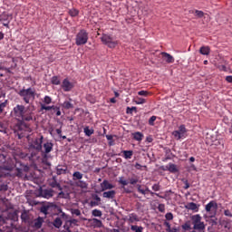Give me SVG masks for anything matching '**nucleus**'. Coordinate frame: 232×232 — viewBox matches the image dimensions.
Masks as SVG:
<instances>
[{"label": "nucleus", "instance_id": "obj_10", "mask_svg": "<svg viewBox=\"0 0 232 232\" xmlns=\"http://www.w3.org/2000/svg\"><path fill=\"white\" fill-rule=\"evenodd\" d=\"M39 193L41 197H44V198H52V197H53V190L52 188L43 189V188H40Z\"/></svg>", "mask_w": 232, "mask_h": 232}, {"label": "nucleus", "instance_id": "obj_13", "mask_svg": "<svg viewBox=\"0 0 232 232\" xmlns=\"http://www.w3.org/2000/svg\"><path fill=\"white\" fill-rule=\"evenodd\" d=\"M44 223V218L38 217L37 218L34 219L32 227L34 229H41V227H43Z\"/></svg>", "mask_w": 232, "mask_h": 232}, {"label": "nucleus", "instance_id": "obj_36", "mask_svg": "<svg viewBox=\"0 0 232 232\" xmlns=\"http://www.w3.org/2000/svg\"><path fill=\"white\" fill-rule=\"evenodd\" d=\"M8 104V100H5L4 102L0 103V115L5 111V109L6 108Z\"/></svg>", "mask_w": 232, "mask_h": 232}, {"label": "nucleus", "instance_id": "obj_1", "mask_svg": "<svg viewBox=\"0 0 232 232\" xmlns=\"http://www.w3.org/2000/svg\"><path fill=\"white\" fill-rule=\"evenodd\" d=\"M191 220H192V224H193V231L191 232H203L204 229H206V225L204 224V222H202V217H200V215L197 214V215H193L190 217Z\"/></svg>", "mask_w": 232, "mask_h": 232}, {"label": "nucleus", "instance_id": "obj_35", "mask_svg": "<svg viewBox=\"0 0 232 232\" xmlns=\"http://www.w3.org/2000/svg\"><path fill=\"white\" fill-rule=\"evenodd\" d=\"M52 84H54L56 86H59L61 84V80H59V77L53 76L51 80Z\"/></svg>", "mask_w": 232, "mask_h": 232}, {"label": "nucleus", "instance_id": "obj_3", "mask_svg": "<svg viewBox=\"0 0 232 232\" xmlns=\"http://www.w3.org/2000/svg\"><path fill=\"white\" fill-rule=\"evenodd\" d=\"M88 43V33L86 30H81L76 35V44L77 46H82V44H86Z\"/></svg>", "mask_w": 232, "mask_h": 232}, {"label": "nucleus", "instance_id": "obj_38", "mask_svg": "<svg viewBox=\"0 0 232 232\" xmlns=\"http://www.w3.org/2000/svg\"><path fill=\"white\" fill-rule=\"evenodd\" d=\"M0 191H8V185L0 180Z\"/></svg>", "mask_w": 232, "mask_h": 232}, {"label": "nucleus", "instance_id": "obj_51", "mask_svg": "<svg viewBox=\"0 0 232 232\" xmlns=\"http://www.w3.org/2000/svg\"><path fill=\"white\" fill-rule=\"evenodd\" d=\"M130 222L139 221V218L137 217L136 214H130Z\"/></svg>", "mask_w": 232, "mask_h": 232}, {"label": "nucleus", "instance_id": "obj_7", "mask_svg": "<svg viewBox=\"0 0 232 232\" xmlns=\"http://www.w3.org/2000/svg\"><path fill=\"white\" fill-rule=\"evenodd\" d=\"M12 19H13L12 14L3 12L0 14V23H3V24L5 26V28H9L10 21H12Z\"/></svg>", "mask_w": 232, "mask_h": 232}, {"label": "nucleus", "instance_id": "obj_24", "mask_svg": "<svg viewBox=\"0 0 232 232\" xmlns=\"http://www.w3.org/2000/svg\"><path fill=\"white\" fill-rule=\"evenodd\" d=\"M67 169H68V168H66V167L61 168V165H59L56 168V173H57V175H66Z\"/></svg>", "mask_w": 232, "mask_h": 232}, {"label": "nucleus", "instance_id": "obj_64", "mask_svg": "<svg viewBox=\"0 0 232 232\" xmlns=\"http://www.w3.org/2000/svg\"><path fill=\"white\" fill-rule=\"evenodd\" d=\"M79 222V220L77 219H69L68 220V224H71V226L73 224V226H77V223Z\"/></svg>", "mask_w": 232, "mask_h": 232}, {"label": "nucleus", "instance_id": "obj_18", "mask_svg": "<svg viewBox=\"0 0 232 232\" xmlns=\"http://www.w3.org/2000/svg\"><path fill=\"white\" fill-rule=\"evenodd\" d=\"M161 55H162L163 59H165L166 63H168L169 64L171 63H175V58H173L171 56V54L162 52Z\"/></svg>", "mask_w": 232, "mask_h": 232}, {"label": "nucleus", "instance_id": "obj_20", "mask_svg": "<svg viewBox=\"0 0 232 232\" xmlns=\"http://www.w3.org/2000/svg\"><path fill=\"white\" fill-rule=\"evenodd\" d=\"M133 135V139L134 140H138V142H140V140H142V139H144V134H142V132H134L132 133Z\"/></svg>", "mask_w": 232, "mask_h": 232}, {"label": "nucleus", "instance_id": "obj_29", "mask_svg": "<svg viewBox=\"0 0 232 232\" xmlns=\"http://www.w3.org/2000/svg\"><path fill=\"white\" fill-rule=\"evenodd\" d=\"M216 213L213 215H210L208 218H210V224L211 226H218V218H215Z\"/></svg>", "mask_w": 232, "mask_h": 232}, {"label": "nucleus", "instance_id": "obj_43", "mask_svg": "<svg viewBox=\"0 0 232 232\" xmlns=\"http://www.w3.org/2000/svg\"><path fill=\"white\" fill-rule=\"evenodd\" d=\"M69 15L71 17H76V15H79V11L77 9H71L69 10Z\"/></svg>", "mask_w": 232, "mask_h": 232}, {"label": "nucleus", "instance_id": "obj_8", "mask_svg": "<svg viewBox=\"0 0 232 232\" xmlns=\"http://www.w3.org/2000/svg\"><path fill=\"white\" fill-rule=\"evenodd\" d=\"M13 112L14 117L22 118L24 115V113H26V107H24V105L18 104L15 107H14Z\"/></svg>", "mask_w": 232, "mask_h": 232}, {"label": "nucleus", "instance_id": "obj_33", "mask_svg": "<svg viewBox=\"0 0 232 232\" xmlns=\"http://www.w3.org/2000/svg\"><path fill=\"white\" fill-rule=\"evenodd\" d=\"M124 159H131L133 157V150H123Z\"/></svg>", "mask_w": 232, "mask_h": 232}, {"label": "nucleus", "instance_id": "obj_52", "mask_svg": "<svg viewBox=\"0 0 232 232\" xmlns=\"http://www.w3.org/2000/svg\"><path fill=\"white\" fill-rule=\"evenodd\" d=\"M139 193H141V195H146V190L142 188V185H137Z\"/></svg>", "mask_w": 232, "mask_h": 232}, {"label": "nucleus", "instance_id": "obj_62", "mask_svg": "<svg viewBox=\"0 0 232 232\" xmlns=\"http://www.w3.org/2000/svg\"><path fill=\"white\" fill-rule=\"evenodd\" d=\"M164 226H166L168 232H173V230H171V225L169 224V222L165 221Z\"/></svg>", "mask_w": 232, "mask_h": 232}, {"label": "nucleus", "instance_id": "obj_45", "mask_svg": "<svg viewBox=\"0 0 232 232\" xmlns=\"http://www.w3.org/2000/svg\"><path fill=\"white\" fill-rule=\"evenodd\" d=\"M92 217H102V211L99 209L92 210Z\"/></svg>", "mask_w": 232, "mask_h": 232}, {"label": "nucleus", "instance_id": "obj_61", "mask_svg": "<svg viewBox=\"0 0 232 232\" xmlns=\"http://www.w3.org/2000/svg\"><path fill=\"white\" fill-rule=\"evenodd\" d=\"M6 217H3V215H0V226H3L4 224H6Z\"/></svg>", "mask_w": 232, "mask_h": 232}, {"label": "nucleus", "instance_id": "obj_53", "mask_svg": "<svg viewBox=\"0 0 232 232\" xmlns=\"http://www.w3.org/2000/svg\"><path fill=\"white\" fill-rule=\"evenodd\" d=\"M138 95H140L142 97H148V95H150V92L148 91H140L138 92Z\"/></svg>", "mask_w": 232, "mask_h": 232}, {"label": "nucleus", "instance_id": "obj_44", "mask_svg": "<svg viewBox=\"0 0 232 232\" xmlns=\"http://www.w3.org/2000/svg\"><path fill=\"white\" fill-rule=\"evenodd\" d=\"M72 215H76V217H81V210L79 208H71Z\"/></svg>", "mask_w": 232, "mask_h": 232}, {"label": "nucleus", "instance_id": "obj_30", "mask_svg": "<svg viewBox=\"0 0 232 232\" xmlns=\"http://www.w3.org/2000/svg\"><path fill=\"white\" fill-rule=\"evenodd\" d=\"M165 153H166V158L164 160H171V159L173 158V153L171 152V150L166 149Z\"/></svg>", "mask_w": 232, "mask_h": 232}, {"label": "nucleus", "instance_id": "obj_26", "mask_svg": "<svg viewBox=\"0 0 232 232\" xmlns=\"http://www.w3.org/2000/svg\"><path fill=\"white\" fill-rule=\"evenodd\" d=\"M77 188H81L82 189H88V183L82 180H79L76 182Z\"/></svg>", "mask_w": 232, "mask_h": 232}, {"label": "nucleus", "instance_id": "obj_54", "mask_svg": "<svg viewBox=\"0 0 232 232\" xmlns=\"http://www.w3.org/2000/svg\"><path fill=\"white\" fill-rule=\"evenodd\" d=\"M135 102L137 103V104H144L145 102H146V99H144V98H137V100L135 101Z\"/></svg>", "mask_w": 232, "mask_h": 232}, {"label": "nucleus", "instance_id": "obj_57", "mask_svg": "<svg viewBox=\"0 0 232 232\" xmlns=\"http://www.w3.org/2000/svg\"><path fill=\"white\" fill-rule=\"evenodd\" d=\"M70 226H72V224L68 223V220H66L63 227L64 229H66L67 232H72V230H70Z\"/></svg>", "mask_w": 232, "mask_h": 232}, {"label": "nucleus", "instance_id": "obj_41", "mask_svg": "<svg viewBox=\"0 0 232 232\" xmlns=\"http://www.w3.org/2000/svg\"><path fill=\"white\" fill-rule=\"evenodd\" d=\"M54 107H55V105L46 106L44 104H42L41 105V111H43V110H45L46 111H50V110H53Z\"/></svg>", "mask_w": 232, "mask_h": 232}, {"label": "nucleus", "instance_id": "obj_21", "mask_svg": "<svg viewBox=\"0 0 232 232\" xmlns=\"http://www.w3.org/2000/svg\"><path fill=\"white\" fill-rule=\"evenodd\" d=\"M210 52L211 50L209 49V46H202L199 49V53H201V55H209Z\"/></svg>", "mask_w": 232, "mask_h": 232}, {"label": "nucleus", "instance_id": "obj_4", "mask_svg": "<svg viewBox=\"0 0 232 232\" xmlns=\"http://www.w3.org/2000/svg\"><path fill=\"white\" fill-rule=\"evenodd\" d=\"M56 208H58L57 204L53 202H48L46 205H43L40 208V213H44L45 216L50 215V213H53V211H55Z\"/></svg>", "mask_w": 232, "mask_h": 232}, {"label": "nucleus", "instance_id": "obj_14", "mask_svg": "<svg viewBox=\"0 0 232 232\" xmlns=\"http://www.w3.org/2000/svg\"><path fill=\"white\" fill-rule=\"evenodd\" d=\"M6 220H11L12 222H17L19 220V216L17 214V210L10 211L5 216Z\"/></svg>", "mask_w": 232, "mask_h": 232}, {"label": "nucleus", "instance_id": "obj_31", "mask_svg": "<svg viewBox=\"0 0 232 232\" xmlns=\"http://www.w3.org/2000/svg\"><path fill=\"white\" fill-rule=\"evenodd\" d=\"M21 119L25 121L26 122H30V121H34V117H32V112H30L29 114H24Z\"/></svg>", "mask_w": 232, "mask_h": 232}, {"label": "nucleus", "instance_id": "obj_46", "mask_svg": "<svg viewBox=\"0 0 232 232\" xmlns=\"http://www.w3.org/2000/svg\"><path fill=\"white\" fill-rule=\"evenodd\" d=\"M172 135H174V137H176V139H178V140L182 139V133H180L179 130H174L172 132Z\"/></svg>", "mask_w": 232, "mask_h": 232}, {"label": "nucleus", "instance_id": "obj_25", "mask_svg": "<svg viewBox=\"0 0 232 232\" xmlns=\"http://www.w3.org/2000/svg\"><path fill=\"white\" fill-rule=\"evenodd\" d=\"M53 226L59 229V227L63 226V220L61 219V218H56L53 222Z\"/></svg>", "mask_w": 232, "mask_h": 232}, {"label": "nucleus", "instance_id": "obj_15", "mask_svg": "<svg viewBox=\"0 0 232 232\" xmlns=\"http://www.w3.org/2000/svg\"><path fill=\"white\" fill-rule=\"evenodd\" d=\"M205 209L208 213L209 211H217L218 209V205L216 203V201L212 200L208 204L206 205Z\"/></svg>", "mask_w": 232, "mask_h": 232}, {"label": "nucleus", "instance_id": "obj_50", "mask_svg": "<svg viewBox=\"0 0 232 232\" xmlns=\"http://www.w3.org/2000/svg\"><path fill=\"white\" fill-rule=\"evenodd\" d=\"M181 182L185 184L184 189H189V181L188 179L183 178L181 179Z\"/></svg>", "mask_w": 232, "mask_h": 232}, {"label": "nucleus", "instance_id": "obj_16", "mask_svg": "<svg viewBox=\"0 0 232 232\" xmlns=\"http://www.w3.org/2000/svg\"><path fill=\"white\" fill-rule=\"evenodd\" d=\"M198 208H200V205H197L195 202H190L185 205L186 209L195 211L196 213L198 212Z\"/></svg>", "mask_w": 232, "mask_h": 232}, {"label": "nucleus", "instance_id": "obj_12", "mask_svg": "<svg viewBox=\"0 0 232 232\" xmlns=\"http://www.w3.org/2000/svg\"><path fill=\"white\" fill-rule=\"evenodd\" d=\"M53 150V143L46 141L44 144V150H40L42 155H48Z\"/></svg>", "mask_w": 232, "mask_h": 232}, {"label": "nucleus", "instance_id": "obj_9", "mask_svg": "<svg viewBox=\"0 0 232 232\" xmlns=\"http://www.w3.org/2000/svg\"><path fill=\"white\" fill-rule=\"evenodd\" d=\"M101 190H95V193H102V191H107V189H113V188H115V186L111 183H110V181H108V179H104L102 183H101Z\"/></svg>", "mask_w": 232, "mask_h": 232}, {"label": "nucleus", "instance_id": "obj_55", "mask_svg": "<svg viewBox=\"0 0 232 232\" xmlns=\"http://www.w3.org/2000/svg\"><path fill=\"white\" fill-rule=\"evenodd\" d=\"M44 102L45 104H52V98H51L50 96H45V97L44 98Z\"/></svg>", "mask_w": 232, "mask_h": 232}, {"label": "nucleus", "instance_id": "obj_5", "mask_svg": "<svg viewBox=\"0 0 232 232\" xmlns=\"http://www.w3.org/2000/svg\"><path fill=\"white\" fill-rule=\"evenodd\" d=\"M101 40L102 43H103V44H106V46H108L109 48H115V46H117V42H115V39L111 37V35L102 34Z\"/></svg>", "mask_w": 232, "mask_h": 232}, {"label": "nucleus", "instance_id": "obj_60", "mask_svg": "<svg viewBox=\"0 0 232 232\" xmlns=\"http://www.w3.org/2000/svg\"><path fill=\"white\" fill-rule=\"evenodd\" d=\"M158 209L160 213H164V211L166 210V206H164V204H160Z\"/></svg>", "mask_w": 232, "mask_h": 232}, {"label": "nucleus", "instance_id": "obj_32", "mask_svg": "<svg viewBox=\"0 0 232 232\" xmlns=\"http://www.w3.org/2000/svg\"><path fill=\"white\" fill-rule=\"evenodd\" d=\"M83 131L87 137H91V135H93L94 132L93 129H90L88 126L83 129Z\"/></svg>", "mask_w": 232, "mask_h": 232}, {"label": "nucleus", "instance_id": "obj_48", "mask_svg": "<svg viewBox=\"0 0 232 232\" xmlns=\"http://www.w3.org/2000/svg\"><path fill=\"white\" fill-rule=\"evenodd\" d=\"M156 121H157V116H151L149 120L150 126H155Z\"/></svg>", "mask_w": 232, "mask_h": 232}, {"label": "nucleus", "instance_id": "obj_47", "mask_svg": "<svg viewBox=\"0 0 232 232\" xmlns=\"http://www.w3.org/2000/svg\"><path fill=\"white\" fill-rule=\"evenodd\" d=\"M22 171H24V173H28V171H30V167H28V165H24L22 163H20Z\"/></svg>", "mask_w": 232, "mask_h": 232}, {"label": "nucleus", "instance_id": "obj_17", "mask_svg": "<svg viewBox=\"0 0 232 232\" xmlns=\"http://www.w3.org/2000/svg\"><path fill=\"white\" fill-rule=\"evenodd\" d=\"M115 195H117V192L115 190H109L102 193L103 198L109 199H113L115 198Z\"/></svg>", "mask_w": 232, "mask_h": 232}, {"label": "nucleus", "instance_id": "obj_56", "mask_svg": "<svg viewBox=\"0 0 232 232\" xmlns=\"http://www.w3.org/2000/svg\"><path fill=\"white\" fill-rule=\"evenodd\" d=\"M118 182L120 184H121L122 186H128V182L126 181V179H124L123 177H121L120 179L118 180Z\"/></svg>", "mask_w": 232, "mask_h": 232}, {"label": "nucleus", "instance_id": "obj_2", "mask_svg": "<svg viewBox=\"0 0 232 232\" xmlns=\"http://www.w3.org/2000/svg\"><path fill=\"white\" fill-rule=\"evenodd\" d=\"M18 95H20V97H23L24 102H26V104H30V99H32V101H35V90L32 89V88H28V89H22L19 92Z\"/></svg>", "mask_w": 232, "mask_h": 232}, {"label": "nucleus", "instance_id": "obj_27", "mask_svg": "<svg viewBox=\"0 0 232 232\" xmlns=\"http://www.w3.org/2000/svg\"><path fill=\"white\" fill-rule=\"evenodd\" d=\"M169 171L170 173H179V169L177 168V165L173 163L169 164Z\"/></svg>", "mask_w": 232, "mask_h": 232}, {"label": "nucleus", "instance_id": "obj_40", "mask_svg": "<svg viewBox=\"0 0 232 232\" xmlns=\"http://www.w3.org/2000/svg\"><path fill=\"white\" fill-rule=\"evenodd\" d=\"M133 111L137 112V107H127L126 113L131 115Z\"/></svg>", "mask_w": 232, "mask_h": 232}, {"label": "nucleus", "instance_id": "obj_6", "mask_svg": "<svg viewBox=\"0 0 232 232\" xmlns=\"http://www.w3.org/2000/svg\"><path fill=\"white\" fill-rule=\"evenodd\" d=\"M44 137L41 136L40 138H36L33 143L29 145L30 150H35L39 153V151H43V140Z\"/></svg>", "mask_w": 232, "mask_h": 232}, {"label": "nucleus", "instance_id": "obj_37", "mask_svg": "<svg viewBox=\"0 0 232 232\" xmlns=\"http://www.w3.org/2000/svg\"><path fill=\"white\" fill-rule=\"evenodd\" d=\"M130 229L131 231H134V232H142V227H139L137 225H131Z\"/></svg>", "mask_w": 232, "mask_h": 232}, {"label": "nucleus", "instance_id": "obj_39", "mask_svg": "<svg viewBox=\"0 0 232 232\" xmlns=\"http://www.w3.org/2000/svg\"><path fill=\"white\" fill-rule=\"evenodd\" d=\"M63 106V108H65V110L73 109V104H72V102H64Z\"/></svg>", "mask_w": 232, "mask_h": 232}, {"label": "nucleus", "instance_id": "obj_42", "mask_svg": "<svg viewBox=\"0 0 232 232\" xmlns=\"http://www.w3.org/2000/svg\"><path fill=\"white\" fill-rule=\"evenodd\" d=\"M73 179H76L77 180H81V179H82V173H81L80 171H75L72 174Z\"/></svg>", "mask_w": 232, "mask_h": 232}, {"label": "nucleus", "instance_id": "obj_34", "mask_svg": "<svg viewBox=\"0 0 232 232\" xmlns=\"http://www.w3.org/2000/svg\"><path fill=\"white\" fill-rule=\"evenodd\" d=\"M15 176L18 177L19 179H23L24 174H23V169L21 168H15Z\"/></svg>", "mask_w": 232, "mask_h": 232}, {"label": "nucleus", "instance_id": "obj_49", "mask_svg": "<svg viewBox=\"0 0 232 232\" xmlns=\"http://www.w3.org/2000/svg\"><path fill=\"white\" fill-rule=\"evenodd\" d=\"M92 222L94 226H97V227H101V226H102V221H101L100 219L93 218Z\"/></svg>", "mask_w": 232, "mask_h": 232}, {"label": "nucleus", "instance_id": "obj_28", "mask_svg": "<svg viewBox=\"0 0 232 232\" xmlns=\"http://www.w3.org/2000/svg\"><path fill=\"white\" fill-rule=\"evenodd\" d=\"M180 228H182L183 231H191V221H187Z\"/></svg>", "mask_w": 232, "mask_h": 232}, {"label": "nucleus", "instance_id": "obj_11", "mask_svg": "<svg viewBox=\"0 0 232 232\" xmlns=\"http://www.w3.org/2000/svg\"><path fill=\"white\" fill-rule=\"evenodd\" d=\"M62 88L63 92H72V90H73V83H72L68 78H65L63 81Z\"/></svg>", "mask_w": 232, "mask_h": 232}, {"label": "nucleus", "instance_id": "obj_19", "mask_svg": "<svg viewBox=\"0 0 232 232\" xmlns=\"http://www.w3.org/2000/svg\"><path fill=\"white\" fill-rule=\"evenodd\" d=\"M22 222H30V216L28 215V211L24 210L21 214Z\"/></svg>", "mask_w": 232, "mask_h": 232}, {"label": "nucleus", "instance_id": "obj_58", "mask_svg": "<svg viewBox=\"0 0 232 232\" xmlns=\"http://www.w3.org/2000/svg\"><path fill=\"white\" fill-rule=\"evenodd\" d=\"M195 14H196L197 17H198L199 19L204 17V12H202V11L196 10Z\"/></svg>", "mask_w": 232, "mask_h": 232}, {"label": "nucleus", "instance_id": "obj_22", "mask_svg": "<svg viewBox=\"0 0 232 232\" xmlns=\"http://www.w3.org/2000/svg\"><path fill=\"white\" fill-rule=\"evenodd\" d=\"M48 159H50V156L48 154H42V162L43 164H45V166H52V163L48 161Z\"/></svg>", "mask_w": 232, "mask_h": 232}, {"label": "nucleus", "instance_id": "obj_23", "mask_svg": "<svg viewBox=\"0 0 232 232\" xmlns=\"http://www.w3.org/2000/svg\"><path fill=\"white\" fill-rule=\"evenodd\" d=\"M49 186L51 188H57L59 191H63V187H61V183L57 182V180L50 181Z\"/></svg>", "mask_w": 232, "mask_h": 232}, {"label": "nucleus", "instance_id": "obj_59", "mask_svg": "<svg viewBox=\"0 0 232 232\" xmlns=\"http://www.w3.org/2000/svg\"><path fill=\"white\" fill-rule=\"evenodd\" d=\"M166 220H173V213L169 212L165 215Z\"/></svg>", "mask_w": 232, "mask_h": 232}, {"label": "nucleus", "instance_id": "obj_63", "mask_svg": "<svg viewBox=\"0 0 232 232\" xmlns=\"http://www.w3.org/2000/svg\"><path fill=\"white\" fill-rule=\"evenodd\" d=\"M179 131V133H181V135H183V133H186V126L180 125Z\"/></svg>", "mask_w": 232, "mask_h": 232}]
</instances>
